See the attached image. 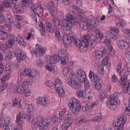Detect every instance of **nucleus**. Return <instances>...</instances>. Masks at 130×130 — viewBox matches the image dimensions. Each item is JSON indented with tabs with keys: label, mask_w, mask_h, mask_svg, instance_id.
<instances>
[{
	"label": "nucleus",
	"mask_w": 130,
	"mask_h": 130,
	"mask_svg": "<svg viewBox=\"0 0 130 130\" xmlns=\"http://www.w3.org/2000/svg\"><path fill=\"white\" fill-rule=\"evenodd\" d=\"M127 75H122L121 80L118 83L119 85H121L125 93H127L128 90L130 91V84L127 80Z\"/></svg>",
	"instance_id": "0eeeda50"
},
{
	"label": "nucleus",
	"mask_w": 130,
	"mask_h": 130,
	"mask_svg": "<svg viewBox=\"0 0 130 130\" xmlns=\"http://www.w3.org/2000/svg\"><path fill=\"white\" fill-rule=\"evenodd\" d=\"M102 119V117L101 116L96 117L92 119V121L93 122H100L101 121Z\"/></svg>",
	"instance_id": "603ef678"
},
{
	"label": "nucleus",
	"mask_w": 130,
	"mask_h": 130,
	"mask_svg": "<svg viewBox=\"0 0 130 130\" xmlns=\"http://www.w3.org/2000/svg\"><path fill=\"white\" fill-rule=\"evenodd\" d=\"M14 6L13 8H12L14 12L17 14H20L23 11V8L20 5H16L15 3L14 2L13 4Z\"/></svg>",
	"instance_id": "5701e85b"
},
{
	"label": "nucleus",
	"mask_w": 130,
	"mask_h": 130,
	"mask_svg": "<svg viewBox=\"0 0 130 130\" xmlns=\"http://www.w3.org/2000/svg\"><path fill=\"white\" fill-rule=\"evenodd\" d=\"M72 42L76 46H77L78 47H79L80 45V41L77 38L75 39L74 36V39H73V40H72Z\"/></svg>",
	"instance_id": "de8ad7c7"
},
{
	"label": "nucleus",
	"mask_w": 130,
	"mask_h": 130,
	"mask_svg": "<svg viewBox=\"0 0 130 130\" xmlns=\"http://www.w3.org/2000/svg\"><path fill=\"white\" fill-rule=\"evenodd\" d=\"M34 106L31 104L28 105L27 111L30 114L33 113V110L34 109Z\"/></svg>",
	"instance_id": "a19ab883"
},
{
	"label": "nucleus",
	"mask_w": 130,
	"mask_h": 130,
	"mask_svg": "<svg viewBox=\"0 0 130 130\" xmlns=\"http://www.w3.org/2000/svg\"><path fill=\"white\" fill-rule=\"evenodd\" d=\"M39 26L40 28V29L41 31V35H43L44 34L45 32V30L44 25L41 22Z\"/></svg>",
	"instance_id": "c03bdc74"
},
{
	"label": "nucleus",
	"mask_w": 130,
	"mask_h": 130,
	"mask_svg": "<svg viewBox=\"0 0 130 130\" xmlns=\"http://www.w3.org/2000/svg\"><path fill=\"white\" fill-rule=\"evenodd\" d=\"M120 94L119 92H117L111 94L110 98L109 100L106 102L107 106L110 108L112 104L113 103L120 104V101L118 99L120 97Z\"/></svg>",
	"instance_id": "6e6552de"
},
{
	"label": "nucleus",
	"mask_w": 130,
	"mask_h": 130,
	"mask_svg": "<svg viewBox=\"0 0 130 130\" xmlns=\"http://www.w3.org/2000/svg\"><path fill=\"white\" fill-rule=\"evenodd\" d=\"M36 64L38 67H41L43 64L42 60L40 59H37L36 60Z\"/></svg>",
	"instance_id": "bf43d9fd"
},
{
	"label": "nucleus",
	"mask_w": 130,
	"mask_h": 130,
	"mask_svg": "<svg viewBox=\"0 0 130 130\" xmlns=\"http://www.w3.org/2000/svg\"><path fill=\"white\" fill-rule=\"evenodd\" d=\"M77 94L78 97H81L82 99H86L87 98V97H86V94L84 93L83 90H80L79 91H77Z\"/></svg>",
	"instance_id": "ea45409f"
},
{
	"label": "nucleus",
	"mask_w": 130,
	"mask_h": 130,
	"mask_svg": "<svg viewBox=\"0 0 130 130\" xmlns=\"http://www.w3.org/2000/svg\"><path fill=\"white\" fill-rule=\"evenodd\" d=\"M49 65H47L46 66V69L48 70H49L50 71H54L55 67L54 65L53 64H49Z\"/></svg>",
	"instance_id": "09e8293b"
},
{
	"label": "nucleus",
	"mask_w": 130,
	"mask_h": 130,
	"mask_svg": "<svg viewBox=\"0 0 130 130\" xmlns=\"http://www.w3.org/2000/svg\"><path fill=\"white\" fill-rule=\"evenodd\" d=\"M105 58L103 59L102 61V63L105 65H106L108 64V61L109 59V58L108 57H107L106 55H105Z\"/></svg>",
	"instance_id": "052dcab7"
},
{
	"label": "nucleus",
	"mask_w": 130,
	"mask_h": 130,
	"mask_svg": "<svg viewBox=\"0 0 130 130\" xmlns=\"http://www.w3.org/2000/svg\"><path fill=\"white\" fill-rule=\"evenodd\" d=\"M16 39H17L16 37L14 36H12L10 39L9 40L8 42L5 43L6 46L8 47L11 48L14 44Z\"/></svg>",
	"instance_id": "a878e982"
},
{
	"label": "nucleus",
	"mask_w": 130,
	"mask_h": 130,
	"mask_svg": "<svg viewBox=\"0 0 130 130\" xmlns=\"http://www.w3.org/2000/svg\"><path fill=\"white\" fill-rule=\"evenodd\" d=\"M32 2V0H22V2L23 4L25 7L29 5L30 7H32L33 5Z\"/></svg>",
	"instance_id": "2f4dec72"
},
{
	"label": "nucleus",
	"mask_w": 130,
	"mask_h": 130,
	"mask_svg": "<svg viewBox=\"0 0 130 130\" xmlns=\"http://www.w3.org/2000/svg\"><path fill=\"white\" fill-rule=\"evenodd\" d=\"M67 112L66 110L63 109V110L60 112H58V113H59V115L60 116V117L63 119L66 118V116L65 115H66Z\"/></svg>",
	"instance_id": "3c124183"
},
{
	"label": "nucleus",
	"mask_w": 130,
	"mask_h": 130,
	"mask_svg": "<svg viewBox=\"0 0 130 130\" xmlns=\"http://www.w3.org/2000/svg\"><path fill=\"white\" fill-rule=\"evenodd\" d=\"M11 67L8 64L6 65L5 70L6 71H8V73H10L11 72Z\"/></svg>",
	"instance_id": "69168bd1"
},
{
	"label": "nucleus",
	"mask_w": 130,
	"mask_h": 130,
	"mask_svg": "<svg viewBox=\"0 0 130 130\" xmlns=\"http://www.w3.org/2000/svg\"><path fill=\"white\" fill-rule=\"evenodd\" d=\"M16 57L18 60V62L19 63L21 61H22L26 58V56L23 51L20 48L17 49L15 53Z\"/></svg>",
	"instance_id": "ddd939ff"
},
{
	"label": "nucleus",
	"mask_w": 130,
	"mask_h": 130,
	"mask_svg": "<svg viewBox=\"0 0 130 130\" xmlns=\"http://www.w3.org/2000/svg\"><path fill=\"white\" fill-rule=\"evenodd\" d=\"M31 83L28 80L24 81L21 85L17 86V91L18 93L22 94L24 93L27 96H29L31 94V90L28 88L25 89L27 85H29Z\"/></svg>",
	"instance_id": "7ed1b4c3"
},
{
	"label": "nucleus",
	"mask_w": 130,
	"mask_h": 130,
	"mask_svg": "<svg viewBox=\"0 0 130 130\" xmlns=\"http://www.w3.org/2000/svg\"><path fill=\"white\" fill-rule=\"evenodd\" d=\"M36 51H33L31 52L32 54L33 55L34 54L35 55V57H39L42 56V55L45 53V50L44 49V47L41 45L40 46L39 44H37L36 46Z\"/></svg>",
	"instance_id": "f8f14e48"
},
{
	"label": "nucleus",
	"mask_w": 130,
	"mask_h": 130,
	"mask_svg": "<svg viewBox=\"0 0 130 130\" xmlns=\"http://www.w3.org/2000/svg\"><path fill=\"white\" fill-rule=\"evenodd\" d=\"M89 45V43L88 42L87 39L86 38V37L84 39H83L80 41V45L79 46V49L80 51L85 52L86 51L87 47Z\"/></svg>",
	"instance_id": "a211bd4d"
},
{
	"label": "nucleus",
	"mask_w": 130,
	"mask_h": 130,
	"mask_svg": "<svg viewBox=\"0 0 130 130\" xmlns=\"http://www.w3.org/2000/svg\"><path fill=\"white\" fill-rule=\"evenodd\" d=\"M66 82L69 85L74 89H78L80 88L79 84L76 80L69 81L67 79Z\"/></svg>",
	"instance_id": "393cba45"
},
{
	"label": "nucleus",
	"mask_w": 130,
	"mask_h": 130,
	"mask_svg": "<svg viewBox=\"0 0 130 130\" xmlns=\"http://www.w3.org/2000/svg\"><path fill=\"white\" fill-rule=\"evenodd\" d=\"M98 104L97 103H95V102L92 103L91 104H87L86 105V107H85V108L86 110L89 111V110H90L95 105H97Z\"/></svg>",
	"instance_id": "a18cd8bd"
},
{
	"label": "nucleus",
	"mask_w": 130,
	"mask_h": 130,
	"mask_svg": "<svg viewBox=\"0 0 130 130\" xmlns=\"http://www.w3.org/2000/svg\"><path fill=\"white\" fill-rule=\"evenodd\" d=\"M110 31H111L114 34H117L119 32V30L117 28L113 27L111 28Z\"/></svg>",
	"instance_id": "0e129e2a"
},
{
	"label": "nucleus",
	"mask_w": 130,
	"mask_h": 130,
	"mask_svg": "<svg viewBox=\"0 0 130 130\" xmlns=\"http://www.w3.org/2000/svg\"><path fill=\"white\" fill-rule=\"evenodd\" d=\"M55 37L56 39L58 40H60L61 39V35L59 32L58 31L55 32Z\"/></svg>",
	"instance_id": "4d7b16f0"
},
{
	"label": "nucleus",
	"mask_w": 130,
	"mask_h": 130,
	"mask_svg": "<svg viewBox=\"0 0 130 130\" xmlns=\"http://www.w3.org/2000/svg\"><path fill=\"white\" fill-rule=\"evenodd\" d=\"M86 38L87 39L88 42H89V41L91 48H94L97 43V38L94 35L92 34L89 31H88L87 32Z\"/></svg>",
	"instance_id": "9b49d317"
},
{
	"label": "nucleus",
	"mask_w": 130,
	"mask_h": 130,
	"mask_svg": "<svg viewBox=\"0 0 130 130\" xmlns=\"http://www.w3.org/2000/svg\"><path fill=\"white\" fill-rule=\"evenodd\" d=\"M46 60L48 64H53L58 62V59L57 55H54L53 56L47 55L46 56Z\"/></svg>",
	"instance_id": "2eb2a0df"
},
{
	"label": "nucleus",
	"mask_w": 130,
	"mask_h": 130,
	"mask_svg": "<svg viewBox=\"0 0 130 130\" xmlns=\"http://www.w3.org/2000/svg\"><path fill=\"white\" fill-rule=\"evenodd\" d=\"M122 31L126 35L130 36V29L127 28H125L123 29Z\"/></svg>",
	"instance_id": "338daca9"
},
{
	"label": "nucleus",
	"mask_w": 130,
	"mask_h": 130,
	"mask_svg": "<svg viewBox=\"0 0 130 130\" xmlns=\"http://www.w3.org/2000/svg\"><path fill=\"white\" fill-rule=\"evenodd\" d=\"M54 86L55 89L63 86L62 83L60 82V80L58 79H57L55 83H54Z\"/></svg>",
	"instance_id": "58836bf2"
},
{
	"label": "nucleus",
	"mask_w": 130,
	"mask_h": 130,
	"mask_svg": "<svg viewBox=\"0 0 130 130\" xmlns=\"http://www.w3.org/2000/svg\"><path fill=\"white\" fill-rule=\"evenodd\" d=\"M32 7H30L31 9L34 10L35 11L37 15L40 17H41L43 14V12L42 8L40 6L38 5V4H35L34 5L32 2Z\"/></svg>",
	"instance_id": "f3484780"
},
{
	"label": "nucleus",
	"mask_w": 130,
	"mask_h": 130,
	"mask_svg": "<svg viewBox=\"0 0 130 130\" xmlns=\"http://www.w3.org/2000/svg\"><path fill=\"white\" fill-rule=\"evenodd\" d=\"M74 39V36H68L66 37L63 38L62 40L64 46L67 47L70 45L72 42V40Z\"/></svg>",
	"instance_id": "4be33fe9"
},
{
	"label": "nucleus",
	"mask_w": 130,
	"mask_h": 130,
	"mask_svg": "<svg viewBox=\"0 0 130 130\" xmlns=\"http://www.w3.org/2000/svg\"><path fill=\"white\" fill-rule=\"evenodd\" d=\"M77 74L79 77L78 79L80 82H83L86 78V74L83 70L78 69L77 70Z\"/></svg>",
	"instance_id": "412c9836"
},
{
	"label": "nucleus",
	"mask_w": 130,
	"mask_h": 130,
	"mask_svg": "<svg viewBox=\"0 0 130 130\" xmlns=\"http://www.w3.org/2000/svg\"><path fill=\"white\" fill-rule=\"evenodd\" d=\"M26 116L24 117H27V119L28 121L29 122H31L32 123V121L34 120H33V117L32 115H29L28 113L27 114H26L25 115Z\"/></svg>",
	"instance_id": "864d4df0"
},
{
	"label": "nucleus",
	"mask_w": 130,
	"mask_h": 130,
	"mask_svg": "<svg viewBox=\"0 0 130 130\" xmlns=\"http://www.w3.org/2000/svg\"><path fill=\"white\" fill-rule=\"evenodd\" d=\"M52 121L53 123H56L60 122L62 119L58 113L56 112L55 113L54 115L52 118Z\"/></svg>",
	"instance_id": "bb28decb"
},
{
	"label": "nucleus",
	"mask_w": 130,
	"mask_h": 130,
	"mask_svg": "<svg viewBox=\"0 0 130 130\" xmlns=\"http://www.w3.org/2000/svg\"><path fill=\"white\" fill-rule=\"evenodd\" d=\"M52 21L54 23L55 26L60 22L57 18L55 17H53V18Z\"/></svg>",
	"instance_id": "e2e57ef3"
},
{
	"label": "nucleus",
	"mask_w": 130,
	"mask_h": 130,
	"mask_svg": "<svg viewBox=\"0 0 130 130\" xmlns=\"http://www.w3.org/2000/svg\"><path fill=\"white\" fill-rule=\"evenodd\" d=\"M110 52L111 56H113L115 55V51L112 48L110 49L109 51L108 50L107 48L101 46L98 48V50H96L95 52V55H97L99 56L103 57L105 55L108 54Z\"/></svg>",
	"instance_id": "39448f33"
},
{
	"label": "nucleus",
	"mask_w": 130,
	"mask_h": 130,
	"mask_svg": "<svg viewBox=\"0 0 130 130\" xmlns=\"http://www.w3.org/2000/svg\"><path fill=\"white\" fill-rule=\"evenodd\" d=\"M4 121L3 122L2 124V125H4L6 127L7 126H8L9 125L10 122H9V119L8 118H7L6 119V120H5L4 119Z\"/></svg>",
	"instance_id": "5fc2aeb1"
},
{
	"label": "nucleus",
	"mask_w": 130,
	"mask_h": 130,
	"mask_svg": "<svg viewBox=\"0 0 130 130\" xmlns=\"http://www.w3.org/2000/svg\"><path fill=\"white\" fill-rule=\"evenodd\" d=\"M122 71L124 73L130 75V68L125 67L123 68Z\"/></svg>",
	"instance_id": "8fccbe9b"
},
{
	"label": "nucleus",
	"mask_w": 130,
	"mask_h": 130,
	"mask_svg": "<svg viewBox=\"0 0 130 130\" xmlns=\"http://www.w3.org/2000/svg\"><path fill=\"white\" fill-rule=\"evenodd\" d=\"M76 25L79 27L80 30H85L87 29V27L86 26H84V24L82 23H80L79 21H76L74 23Z\"/></svg>",
	"instance_id": "cd10ccee"
},
{
	"label": "nucleus",
	"mask_w": 130,
	"mask_h": 130,
	"mask_svg": "<svg viewBox=\"0 0 130 130\" xmlns=\"http://www.w3.org/2000/svg\"><path fill=\"white\" fill-rule=\"evenodd\" d=\"M13 57V53L12 54L11 51H9L8 53V55L6 56L5 58V60L6 61H8Z\"/></svg>",
	"instance_id": "37998d69"
},
{
	"label": "nucleus",
	"mask_w": 130,
	"mask_h": 130,
	"mask_svg": "<svg viewBox=\"0 0 130 130\" xmlns=\"http://www.w3.org/2000/svg\"><path fill=\"white\" fill-rule=\"evenodd\" d=\"M31 71V69H25L23 73L20 72L18 74L19 77L18 79V83H20L23 80L22 78L24 76H27L30 77V73Z\"/></svg>",
	"instance_id": "dca6fc26"
},
{
	"label": "nucleus",
	"mask_w": 130,
	"mask_h": 130,
	"mask_svg": "<svg viewBox=\"0 0 130 130\" xmlns=\"http://www.w3.org/2000/svg\"><path fill=\"white\" fill-rule=\"evenodd\" d=\"M6 22L8 24H10L11 25L13 23V19L11 14H9L7 16L5 20Z\"/></svg>",
	"instance_id": "72a5a7b5"
},
{
	"label": "nucleus",
	"mask_w": 130,
	"mask_h": 130,
	"mask_svg": "<svg viewBox=\"0 0 130 130\" xmlns=\"http://www.w3.org/2000/svg\"><path fill=\"white\" fill-rule=\"evenodd\" d=\"M17 39L15 40V41L18 42L20 45L25 46V43L23 40V38L20 35H18V37H16Z\"/></svg>",
	"instance_id": "c9c22d12"
},
{
	"label": "nucleus",
	"mask_w": 130,
	"mask_h": 130,
	"mask_svg": "<svg viewBox=\"0 0 130 130\" xmlns=\"http://www.w3.org/2000/svg\"><path fill=\"white\" fill-rule=\"evenodd\" d=\"M50 122V119L47 118L45 119L40 116H38L37 118H35L32 121V125L31 127L32 129L35 130L38 126L39 127H40L41 125H40L42 126L46 123L49 124Z\"/></svg>",
	"instance_id": "20e7f679"
},
{
	"label": "nucleus",
	"mask_w": 130,
	"mask_h": 130,
	"mask_svg": "<svg viewBox=\"0 0 130 130\" xmlns=\"http://www.w3.org/2000/svg\"><path fill=\"white\" fill-rule=\"evenodd\" d=\"M11 29L10 25L6 24L3 25H0V39H4L5 37L7 36V34L8 32Z\"/></svg>",
	"instance_id": "9d476101"
},
{
	"label": "nucleus",
	"mask_w": 130,
	"mask_h": 130,
	"mask_svg": "<svg viewBox=\"0 0 130 130\" xmlns=\"http://www.w3.org/2000/svg\"><path fill=\"white\" fill-rule=\"evenodd\" d=\"M107 94L105 90L104 89L102 90L101 91L99 95L100 100L101 101H103L104 99L106 98Z\"/></svg>",
	"instance_id": "7c9ffc66"
},
{
	"label": "nucleus",
	"mask_w": 130,
	"mask_h": 130,
	"mask_svg": "<svg viewBox=\"0 0 130 130\" xmlns=\"http://www.w3.org/2000/svg\"><path fill=\"white\" fill-rule=\"evenodd\" d=\"M0 48L2 50L5 52H7L8 51V47L6 46V44H2L0 46Z\"/></svg>",
	"instance_id": "6e6d98bb"
},
{
	"label": "nucleus",
	"mask_w": 130,
	"mask_h": 130,
	"mask_svg": "<svg viewBox=\"0 0 130 130\" xmlns=\"http://www.w3.org/2000/svg\"><path fill=\"white\" fill-rule=\"evenodd\" d=\"M89 78L92 81H94V84L95 89L99 90L101 88V85L103 83L102 80L91 71H90L89 74Z\"/></svg>",
	"instance_id": "423d86ee"
},
{
	"label": "nucleus",
	"mask_w": 130,
	"mask_h": 130,
	"mask_svg": "<svg viewBox=\"0 0 130 130\" xmlns=\"http://www.w3.org/2000/svg\"><path fill=\"white\" fill-rule=\"evenodd\" d=\"M30 74V77H34L38 76L39 75V73L36 70L33 69L31 70Z\"/></svg>",
	"instance_id": "79ce46f5"
},
{
	"label": "nucleus",
	"mask_w": 130,
	"mask_h": 130,
	"mask_svg": "<svg viewBox=\"0 0 130 130\" xmlns=\"http://www.w3.org/2000/svg\"><path fill=\"white\" fill-rule=\"evenodd\" d=\"M126 115L123 114L121 115L120 117L118 119L117 123L115 124L114 129L115 130H121L123 128V124L126 121Z\"/></svg>",
	"instance_id": "1a4fd4ad"
},
{
	"label": "nucleus",
	"mask_w": 130,
	"mask_h": 130,
	"mask_svg": "<svg viewBox=\"0 0 130 130\" xmlns=\"http://www.w3.org/2000/svg\"><path fill=\"white\" fill-rule=\"evenodd\" d=\"M73 7L74 8L76 9L77 11L80 13L78 14V19L80 21L85 22L86 18V16L84 15V14H83V12L82 10L80 9L78 7L75 5H73Z\"/></svg>",
	"instance_id": "aec40b11"
},
{
	"label": "nucleus",
	"mask_w": 130,
	"mask_h": 130,
	"mask_svg": "<svg viewBox=\"0 0 130 130\" xmlns=\"http://www.w3.org/2000/svg\"><path fill=\"white\" fill-rule=\"evenodd\" d=\"M48 6L49 10L53 16L55 15L57 13L56 9L54 6L53 3L51 1H50L48 3Z\"/></svg>",
	"instance_id": "b1692460"
},
{
	"label": "nucleus",
	"mask_w": 130,
	"mask_h": 130,
	"mask_svg": "<svg viewBox=\"0 0 130 130\" xmlns=\"http://www.w3.org/2000/svg\"><path fill=\"white\" fill-rule=\"evenodd\" d=\"M66 50L64 49H61L59 50L58 52V57H64V56H66L65 54Z\"/></svg>",
	"instance_id": "49530a36"
},
{
	"label": "nucleus",
	"mask_w": 130,
	"mask_h": 130,
	"mask_svg": "<svg viewBox=\"0 0 130 130\" xmlns=\"http://www.w3.org/2000/svg\"><path fill=\"white\" fill-rule=\"evenodd\" d=\"M48 124L46 123L44 125H42V126L40 125V127H39L40 129V130H46Z\"/></svg>",
	"instance_id": "774afa93"
},
{
	"label": "nucleus",
	"mask_w": 130,
	"mask_h": 130,
	"mask_svg": "<svg viewBox=\"0 0 130 130\" xmlns=\"http://www.w3.org/2000/svg\"><path fill=\"white\" fill-rule=\"evenodd\" d=\"M55 89L57 91L60 97L61 98L63 97L64 95V92L63 86Z\"/></svg>",
	"instance_id": "f704fd0d"
},
{
	"label": "nucleus",
	"mask_w": 130,
	"mask_h": 130,
	"mask_svg": "<svg viewBox=\"0 0 130 130\" xmlns=\"http://www.w3.org/2000/svg\"><path fill=\"white\" fill-rule=\"evenodd\" d=\"M72 72H70V71H69V73H69V78L67 79L69 81H74L76 80L77 79V76L76 74L72 71Z\"/></svg>",
	"instance_id": "e433bc0d"
},
{
	"label": "nucleus",
	"mask_w": 130,
	"mask_h": 130,
	"mask_svg": "<svg viewBox=\"0 0 130 130\" xmlns=\"http://www.w3.org/2000/svg\"><path fill=\"white\" fill-rule=\"evenodd\" d=\"M106 34L109 38L113 39H115L117 36V34H114L110 30L107 31Z\"/></svg>",
	"instance_id": "4c0bfd02"
},
{
	"label": "nucleus",
	"mask_w": 130,
	"mask_h": 130,
	"mask_svg": "<svg viewBox=\"0 0 130 130\" xmlns=\"http://www.w3.org/2000/svg\"><path fill=\"white\" fill-rule=\"evenodd\" d=\"M14 2H9L8 0H6L3 2L2 4L5 8H9L10 7L12 8H13V6H14L13 5Z\"/></svg>",
	"instance_id": "c85d7f7f"
},
{
	"label": "nucleus",
	"mask_w": 130,
	"mask_h": 130,
	"mask_svg": "<svg viewBox=\"0 0 130 130\" xmlns=\"http://www.w3.org/2000/svg\"><path fill=\"white\" fill-rule=\"evenodd\" d=\"M117 44L118 46L120 48L124 50L127 49L129 46L128 43L123 40L118 41L117 42Z\"/></svg>",
	"instance_id": "6ab92c4d"
},
{
	"label": "nucleus",
	"mask_w": 130,
	"mask_h": 130,
	"mask_svg": "<svg viewBox=\"0 0 130 130\" xmlns=\"http://www.w3.org/2000/svg\"><path fill=\"white\" fill-rule=\"evenodd\" d=\"M84 82V86L85 88L86 89H87L90 86L89 83L87 79L84 80V81L83 82Z\"/></svg>",
	"instance_id": "13d9d810"
},
{
	"label": "nucleus",
	"mask_w": 130,
	"mask_h": 130,
	"mask_svg": "<svg viewBox=\"0 0 130 130\" xmlns=\"http://www.w3.org/2000/svg\"><path fill=\"white\" fill-rule=\"evenodd\" d=\"M73 122L72 119L70 117H68L64 121V126L66 127H68Z\"/></svg>",
	"instance_id": "c756f323"
},
{
	"label": "nucleus",
	"mask_w": 130,
	"mask_h": 130,
	"mask_svg": "<svg viewBox=\"0 0 130 130\" xmlns=\"http://www.w3.org/2000/svg\"><path fill=\"white\" fill-rule=\"evenodd\" d=\"M68 106L74 114L77 115L80 111L81 106L76 99H71L69 101Z\"/></svg>",
	"instance_id": "f257e3e1"
},
{
	"label": "nucleus",
	"mask_w": 130,
	"mask_h": 130,
	"mask_svg": "<svg viewBox=\"0 0 130 130\" xmlns=\"http://www.w3.org/2000/svg\"><path fill=\"white\" fill-rule=\"evenodd\" d=\"M46 85L48 87L52 88H54V84L52 83L51 81H48L46 82Z\"/></svg>",
	"instance_id": "680f3d73"
},
{
	"label": "nucleus",
	"mask_w": 130,
	"mask_h": 130,
	"mask_svg": "<svg viewBox=\"0 0 130 130\" xmlns=\"http://www.w3.org/2000/svg\"><path fill=\"white\" fill-rule=\"evenodd\" d=\"M37 103L43 106H46L50 103V99L47 97H39L37 99Z\"/></svg>",
	"instance_id": "4468645a"
},
{
	"label": "nucleus",
	"mask_w": 130,
	"mask_h": 130,
	"mask_svg": "<svg viewBox=\"0 0 130 130\" xmlns=\"http://www.w3.org/2000/svg\"><path fill=\"white\" fill-rule=\"evenodd\" d=\"M57 57L59 58L58 59V62L60 60L61 64L63 65L66 64L68 60V57L67 56H64V57H62L57 56Z\"/></svg>",
	"instance_id": "473e14b6"
},
{
	"label": "nucleus",
	"mask_w": 130,
	"mask_h": 130,
	"mask_svg": "<svg viewBox=\"0 0 130 130\" xmlns=\"http://www.w3.org/2000/svg\"><path fill=\"white\" fill-rule=\"evenodd\" d=\"M66 19H63L62 20V23L63 27L66 31H71L73 26L72 20H75V18L72 14L68 13L66 15Z\"/></svg>",
	"instance_id": "f03ea898"
}]
</instances>
